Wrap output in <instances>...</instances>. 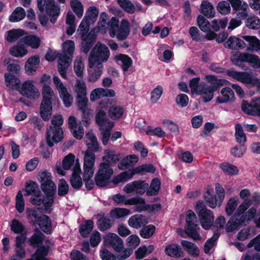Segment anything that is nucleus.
<instances>
[{
  "label": "nucleus",
  "mask_w": 260,
  "mask_h": 260,
  "mask_svg": "<svg viewBox=\"0 0 260 260\" xmlns=\"http://www.w3.org/2000/svg\"><path fill=\"white\" fill-rule=\"evenodd\" d=\"M41 188L45 195L43 197L41 192L38 190L37 192L31 195L30 202L36 206L42 205L45 212L49 213L53 210L52 206L56 186L54 182L51 180L41 184Z\"/></svg>",
  "instance_id": "obj_3"
},
{
  "label": "nucleus",
  "mask_w": 260,
  "mask_h": 260,
  "mask_svg": "<svg viewBox=\"0 0 260 260\" xmlns=\"http://www.w3.org/2000/svg\"><path fill=\"white\" fill-rule=\"evenodd\" d=\"M22 42L27 47L29 46L32 49L38 48L41 42V40L39 37L36 35H28L21 39Z\"/></svg>",
  "instance_id": "obj_36"
},
{
  "label": "nucleus",
  "mask_w": 260,
  "mask_h": 260,
  "mask_svg": "<svg viewBox=\"0 0 260 260\" xmlns=\"http://www.w3.org/2000/svg\"><path fill=\"white\" fill-rule=\"evenodd\" d=\"M154 246L150 245L148 246L143 245L140 246L137 250L135 251V254L136 258L138 260L142 259L147 255L152 252L154 250Z\"/></svg>",
  "instance_id": "obj_48"
},
{
  "label": "nucleus",
  "mask_w": 260,
  "mask_h": 260,
  "mask_svg": "<svg viewBox=\"0 0 260 260\" xmlns=\"http://www.w3.org/2000/svg\"><path fill=\"white\" fill-rule=\"evenodd\" d=\"M63 139V131L60 127L50 126L47 131L46 141L50 147Z\"/></svg>",
  "instance_id": "obj_18"
},
{
  "label": "nucleus",
  "mask_w": 260,
  "mask_h": 260,
  "mask_svg": "<svg viewBox=\"0 0 260 260\" xmlns=\"http://www.w3.org/2000/svg\"><path fill=\"white\" fill-rule=\"evenodd\" d=\"M148 223V220L146 216L141 214H135L132 216L128 220V224L129 226L139 229Z\"/></svg>",
  "instance_id": "obj_31"
},
{
  "label": "nucleus",
  "mask_w": 260,
  "mask_h": 260,
  "mask_svg": "<svg viewBox=\"0 0 260 260\" xmlns=\"http://www.w3.org/2000/svg\"><path fill=\"white\" fill-rule=\"evenodd\" d=\"M111 102L109 99L101 101L96 109L95 121L102 131V140L104 145L107 144L110 136V131L114 126L113 122L107 118L106 113Z\"/></svg>",
  "instance_id": "obj_4"
},
{
  "label": "nucleus",
  "mask_w": 260,
  "mask_h": 260,
  "mask_svg": "<svg viewBox=\"0 0 260 260\" xmlns=\"http://www.w3.org/2000/svg\"><path fill=\"white\" fill-rule=\"evenodd\" d=\"M40 64V58L37 55L29 58L25 64V70L28 75L34 74L37 70Z\"/></svg>",
  "instance_id": "obj_33"
},
{
  "label": "nucleus",
  "mask_w": 260,
  "mask_h": 260,
  "mask_svg": "<svg viewBox=\"0 0 260 260\" xmlns=\"http://www.w3.org/2000/svg\"><path fill=\"white\" fill-rule=\"evenodd\" d=\"M26 34V32L22 29H13L7 32L6 40L9 42L13 43Z\"/></svg>",
  "instance_id": "obj_43"
},
{
  "label": "nucleus",
  "mask_w": 260,
  "mask_h": 260,
  "mask_svg": "<svg viewBox=\"0 0 260 260\" xmlns=\"http://www.w3.org/2000/svg\"><path fill=\"white\" fill-rule=\"evenodd\" d=\"M115 92L111 89L97 88L92 90L90 93V100L93 102L103 97H114Z\"/></svg>",
  "instance_id": "obj_20"
},
{
  "label": "nucleus",
  "mask_w": 260,
  "mask_h": 260,
  "mask_svg": "<svg viewBox=\"0 0 260 260\" xmlns=\"http://www.w3.org/2000/svg\"><path fill=\"white\" fill-rule=\"evenodd\" d=\"M156 228L154 225L149 224L143 227L140 231V236L144 239L151 237L154 234Z\"/></svg>",
  "instance_id": "obj_63"
},
{
  "label": "nucleus",
  "mask_w": 260,
  "mask_h": 260,
  "mask_svg": "<svg viewBox=\"0 0 260 260\" xmlns=\"http://www.w3.org/2000/svg\"><path fill=\"white\" fill-rule=\"evenodd\" d=\"M69 127L73 135L77 139H81L83 136V128L80 123H78L74 116H70L68 119Z\"/></svg>",
  "instance_id": "obj_24"
},
{
  "label": "nucleus",
  "mask_w": 260,
  "mask_h": 260,
  "mask_svg": "<svg viewBox=\"0 0 260 260\" xmlns=\"http://www.w3.org/2000/svg\"><path fill=\"white\" fill-rule=\"evenodd\" d=\"M110 51L105 44L98 42L93 47L88 57V80L91 82L96 81L101 76L103 62L110 57Z\"/></svg>",
  "instance_id": "obj_1"
},
{
  "label": "nucleus",
  "mask_w": 260,
  "mask_h": 260,
  "mask_svg": "<svg viewBox=\"0 0 260 260\" xmlns=\"http://www.w3.org/2000/svg\"><path fill=\"white\" fill-rule=\"evenodd\" d=\"M113 173V169L109 164L101 163L94 176L95 184L100 187H114L112 179Z\"/></svg>",
  "instance_id": "obj_11"
},
{
  "label": "nucleus",
  "mask_w": 260,
  "mask_h": 260,
  "mask_svg": "<svg viewBox=\"0 0 260 260\" xmlns=\"http://www.w3.org/2000/svg\"><path fill=\"white\" fill-rule=\"evenodd\" d=\"M27 216L29 218L33 217L40 229L45 233H49L51 231V222L49 217L45 215H41L37 217L36 210L32 209H27L26 211Z\"/></svg>",
  "instance_id": "obj_16"
},
{
  "label": "nucleus",
  "mask_w": 260,
  "mask_h": 260,
  "mask_svg": "<svg viewBox=\"0 0 260 260\" xmlns=\"http://www.w3.org/2000/svg\"><path fill=\"white\" fill-rule=\"evenodd\" d=\"M181 244L190 255L195 257L199 256L200 250L195 244L188 241L182 240Z\"/></svg>",
  "instance_id": "obj_41"
},
{
  "label": "nucleus",
  "mask_w": 260,
  "mask_h": 260,
  "mask_svg": "<svg viewBox=\"0 0 260 260\" xmlns=\"http://www.w3.org/2000/svg\"><path fill=\"white\" fill-rule=\"evenodd\" d=\"M166 254L173 258H180L183 256V253L179 245L176 243L169 244L165 248Z\"/></svg>",
  "instance_id": "obj_34"
},
{
  "label": "nucleus",
  "mask_w": 260,
  "mask_h": 260,
  "mask_svg": "<svg viewBox=\"0 0 260 260\" xmlns=\"http://www.w3.org/2000/svg\"><path fill=\"white\" fill-rule=\"evenodd\" d=\"M52 81L55 88L58 91L59 95L68 91L66 85L57 75L53 76Z\"/></svg>",
  "instance_id": "obj_56"
},
{
  "label": "nucleus",
  "mask_w": 260,
  "mask_h": 260,
  "mask_svg": "<svg viewBox=\"0 0 260 260\" xmlns=\"http://www.w3.org/2000/svg\"><path fill=\"white\" fill-rule=\"evenodd\" d=\"M74 90L76 95H86L87 88L84 81L80 79L77 80L74 86Z\"/></svg>",
  "instance_id": "obj_58"
},
{
  "label": "nucleus",
  "mask_w": 260,
  "mask_h": 260,
  "mask_svg": "<svg viewBox=\"0 0 260 260\" xmlns=\"http://www.w3.org/2000/svg\"><path fill=\"white\" fill-rule=\"evenodd\" d=\"M203 198L207 205L211 208L220 207L225 198V190L219 183H216L214 186H207L203 192Z\"/></svg>",
  "instance_id": "obj_8"
},
{
  "label": "nucleus",
  "mask_w": 260,
  "mask_h": 260,
  "mask_svg": "<svg viewBox=\"0 0 260 260\" xmlns=\"http://www.w3.org/2000/svg\"><path fill=\"white\" fill-rule=\"evenodd\" d=\"M5 79L7 86L10 88H17L20 83V80L15 76L10 74L6 73L5 75Z\"/></svg>",
  "instance_id": "obj_55"
},
{
  "label": "nucleus",
  "mask_w": 260,
  "mask_h": 260,
  "mask_svg": "<svg viewBox=\"0 0 260 260\" xmlns=\"http://www.w3.org/2000/svg\"><path fill=\"white\" fill-rule=\"evenodd\" d=\"M242 39L248 43L247 50L256 52L260 51V40L255 36H243Z\"/></svg>",
  "instance_id": "obj_37"
},
{
  "label": "nucleus",
  "mask_w": 260,
  "mask_h": 260,
  "mask_svg": "<svg viewBox=\"0 0 260 260\" xmlns=\"http://www.w3.org/2000/svg\"><path fill=\"white\" fill-rule=\"evenodd\" d=\"M239 196L243 201L239 205L238 210L240 213H243L252 205V201L249 199L251 192L247 188L242 189L240 191Z\"/></svg>",
  "instance_id": "obj_21"
},
{
  "label": "nucleus",
  "mask_w": 260,
  "mask_h": 260,
  "mask_svg": "<svg viewBox=\"0 0 260 260\" xmlns=\"http://www.w3.org/2000/svg\"><path fill=\"white\" fill-rule=\"evenodd\" d=\"M227 75L243 84L250 86H256L260 91V79L253 76L250 73L246 72H238L231 69L227 71Z\"/></svg>",
  "instance_id": "obj_13"
},
{
  "label": "nucleus",
  "mask_w": 260,
  "mask_h": 260,
  "mask_svg": "<svg viewBox=\"0 0 260 260\" xmlns=\"http://www.w3.org/2000/svg\"><path fill=\"white\" fill-rule=\"evenodd\" d=\"M26 15L25 11L20 7H17L9 17V20L12 22H16L23 20Z\"/></svg>",
  "instance_id": "obj_51"
},
{
  "label": "nucleus",
  "mask_w": 260,
  "mask_h": 260,
  "mask_svg": "<svg viewBox=\"0 0 260 260\" xmlns=\"http://www.w3.org/2000/svg\"><path fill=\"white\" fill-rule=\"evenodd\" d=\"M17 90L21 95L29 99H37L40 96V91L35 85V81L32 80L23 82L17 87Z\"/></svg>",
  "instance_id": "obj_15"
},
{
  "label": "nucleus",
  "mask_w": 260,
  "mask_h": 260,
  "mask_svg": "<svg viewBox=\"0 0 260 260\" xmlns=\"http://www.w3.org/2000/svg\"><path fill=\"white\" fill-rule=\"evenodd\" d=\"M160 186V181L158 178H154L150 184V186L146 192L148 196H153L157 194Z\"/></svg>",
  "instance_id": "obj_59"
},
{
  "label": "nucleus",
  "mask_w": 260,
  "mask_h": 260,
  "mask_svg": "<svg viewBox=\"0 0 260 260\" xmlns=\"http://www.w3.org/2000/svg\"><path fill=\"white\" fill-rule=\"evenodd\" d=\"M110 100L111 102L108 108L109 116L113 120L119 119L124 113V109L119 105H112L113 100Z\"/></svg>",
  "instance_id": "obj_35"
},
{
  "label": "nucleus",
  "mask_w": 260,
  "mask_h": 260,
  "mask_svg": "<svg viewBox=\"0 0 260 260\" xmlns=\"http://www.w3.org/2000/svg\"><path fill=\"white\" fill-rule=\"evenodd\" d=\"M74 50V42L72 40H67L62 44V53L58 56V71L61 77L66 79H67V71L71 63Z\"/></svg>",
  "instance_id": "obj_9"
},
{
  "label": "nucleus",
  "mask_w": 260,
  "mask_h": 260,
  "mask_svg": "<svg viewBox=\"0 0 260 260\" xmlns=\"http://www.w3.org/2000/svg\"><path fill=\"white\" fill-rule=\"evenodd\" d=\"M104 244L112 247L115 251L123 248V242L121 238L114 233H108L104 237Z\"/></svg>",
  "instance_id": "obj_19"
},
{
  "label": "nucleus",
  "mask_w": 260,
  "mask_h": 260,
  "mask_svg": "<svg viewBox=\"0 0 260 260\" xmlns=\"http://www.w3.org/2000/svg\"><path fill=\"white\" fill-rule=\"evenodd\" d=\"M10 54L16 58H22L28 52L27 47L21 39L16 44L11 46L9 50Z\"/></svg>",
  "instance_id": "obj_23"
},
{
  "label": "nucleus",
  "mask_w": 260,
  "mask_h": 260,
  "mask_svg": "<svg viewBox=\"0 0 260 260\" xmlns=\"http://www.w3.org/2000/svg\"><path fill=\"white\" fill-rule=\"evenodd\" d=\"M219 167L224 174L228 175L235 176L239 173L238 168L229 162H222L219 165Z\"/></svg>",
  "instance_id": "obj_45"
},
{
  "label": "nucleus",
  "mask_w": 260,
  "mask_h": 260,
  "mask_svg": "<svg viewBox=\"0 0 260 260\" xmlns=\"http://www.w3.org/2000/svg\"><path fill=\"white\" fill-rule=\"evenodd\" d=\"M109 34L111 38L116 37L119 40H125L129 35L131 31L130 23L128 20L123 19L119 25V19L112 17L108 21Z\"/></svg>",
  "instance_id": "obj_10"
},
{
  "label": "nucleus",
  "mask_w": 260,
  "mask_h": 260,
  "mask_svg": "<svg viewBox=\"0 0 260 260\" xmlns=\"http://www.w3.org/2000/svg\"><path fill=\"white\" fill-rule=\"evenodd\" d=\"M197 223V218L194 212L190 210H188L186 214L185 231L188 236L196 240L201 239L198 233L200 228Z\"/></svg>",
  "instance_id": "obj_14"
},
{
  "label": "nucleus",
  "mask_w": 260,
  "mask_h": 260,
  "mask_svg": "<svg viewBox=\"0 0 260 260\" xmlns=\"http://www.w3.org/2000/svg\"><path fill=\"white\" fill-rule=\"evenodd\" d=\"M241 107L245 114L260 117V96L252 99L251 103L243 101Z\"/></svg>",
  "instance_id": "obj_17"
},
{
  "label": "nucleus",
  "mask_w": 260,
  "mask_h": 260,
  "mask_svg": "<svg viewBox=\"0 0 260 260\" xmlns=\"http://www.w3.org/2000/svg\"><path fill=\"white\" fill-rule=\"evenodd\" d=\"M237 11V15L241 19H245L248 15L247 4L241 0H222L219 1L216 6L219 13L222 15H227L231 13V7Z\"/></svg>",
  "instance_id": "obj_6"
},
{
  "label": "nucleus",
  "mask_w": 260,
  "mask_h": 260,
  "mask_svg": "<svg viewBox=\"0 0 260 260\" xmlns=\"http://www.w3.org/2000/svg\"><path fill=\"white\" fill-rule=\"evenodd\" d=\"M117 64L120 66L123 72H126L133 65V60L131 57L124 54H119L113 58Z\"/></svg>",
  "instance_id": "obj_26"
},
{
  "label": "nucleus",
  "mask_w": 260,
  "mask_h": 260,
  "mask_svg": "<svg viewBox=\"0 0 260 260\" xmlns=\"http://www.w3.org/2000/svg\"><path fill=\"white\" fill-rule=\"evenodd\" d=\"M224 46L225 48L237 50L244 49L246 47V43L243 40L232 36L224 42Z\"/></svg>",
  "instance_id": "obj_29"
},
{
  "label": "nucleus",
  "mask_w": 260,
  "mask_h": 260,
  "mask_svg": "<svg viewBox=\"0 0 260 260\" xmlns=\"http://www.w3.org/2000/svg\"><path fill=\"white\" fill-rule=\"evenodd\" d=\"M109 19V16L107 13L105 12H102L100 15L97 25L96 27L93 29V33L94 34L95 32H96L105 34L108 31H109L108 22H107Z\"/></svg>",
  "instance_id": "obj_27"
},
{
  "label": "nucleus",
  "mask_w": 260,
  "mask_h": 260,
  "mask_svg": "<svg viewBox=\"0 0 260 260\" xmlns=\"http://www.w3.org/2000/svg\"><path fill=\"white\" fill-rule=\"evenodd\" d=\"M202 227L205 230H208L212 225L214 220V215L212 211L206 210L204 213L198 215Z\"/></svg>",
  "instance_id": "obj_28"
},
{
  "label": "nucleus",
  "mask_w": 260,
  "mask_h": 260,
  "mask_svg": "<svg viewBox=\"0 0 260 260\" xmlns=\"http://www.w3.org/2000/svg\"><path fill=\"white\" fill-rule=\"evenodd\" d=\"M239 199L236 197H231L226 203L225 212L228 216L232 215L238 208Z\"/></svg>",
  "instance_id": "obj_42"
},
{
  "label": "nucleus",
  "mask_w": 260,
  "mask_h": 260,
  "mask_svg": "<svg viewBox=\"0 0 260 260\" xmlns=\"http://www.w3.org/2000/svg\"><path fill=\"white\" fill-rule=\"evenodd\" d=\"M243 223L240 217L237 216H232L228 221L225 225V230L227 232L234 231L240 225Z\"/></svg>",
  "instance_id": "obj_49"
},
{
  "label": "nucleus",
  "mask_w": 260,
  "mask_h": 260,
  "mask_svg": "<svg viewBox=\"0 0 260 260\" xmlns=\"http://www.w3.org/2000/svg\"><path fill=\"white\" fill-rule=\"evenodd\" d=\"M98 15V9L95 7L91 6L86 10L84 18L89 21L90 23H94L96 20Z\"/></svg>",
  "instance_id": "obj_53"
},
{
  "label": "nucleus",
  "mask_w": 260,
  "mask_h": 260,
  "mask_svg": "<svg viewBox=\"0 0 260 260\" xmlns=\"http://www.w3.org/2000/svg\"><path fill=\"white\" fill-rule=\"evenodd\" d=\"M200 88L197 94L200 95L204 102L210 101L214 96V91L216 90L215 86L212 84L209 86L204 84L202 87Z\"/></svg>",
  "instance_id": "obj_25"
},
{
  "label": "nucleus",
  "mask_w": 260,
  "mask_h": 260,
  "mask_svg": "<svg viewBox=\"0 0 260 260\" xmlns=\"http://www.w3.org/2000/svg\"><path fill=\"white\" fill-rule=\"evenodd\" d=\"M197 23L202 31L207 32L206 35V38L208 40H211L214 39L216 34L213 31H210L211 25L208 20L204 16L199 15L197 18Z\"/></svg>",
  "instance_id": "obj_22"
},
{
  "label": "nucleus",
  "mask_w": 260,
  "mask_h": 260,
  "mask_svg": "<svg viewBox=\"0 0 260 260\" xmlns=\"http://www.w3.org/2000/svg\"><path fill=\"white\" fill-rule=\"evenodd\" d=\"M138 160L139 158L137 155H128L121 161L118 165V168L121 170H124L129 166H134Z\"/></svg>",
  "instance_id": "obj_47"
},
{
  "label": "nucleus",
  "mask_w": 260,
  "mask_h": 260,
  "mask_svg": "<svg viewBox=\"0 0 260 260\" xmlns=\"http://www.w3.org/2000/svg\"><path fill=\"white\" fill-rule=\"evenodd\" d=\"M104 153L105 155L103 157V159L109 163H115L123 156L122 154H116L114 150L111 149L106 150Z\"/></svg>",
  "instance_id": "obj_46"
},
{
  "label": "nucleus",
  "mask_w": 260,
  "mask_h": 260,
  "mask_svg": "<svg viewBox=\"0 0 260 260\" xmlns=\"http://www.w3.org/2000/svg\"><path fill=\"white\" fill-rule=\"evenodd\" d=\"M37 7L40 12L39 20L43 26H46L49 20L55 23L60 14V7L54 0H37Z\"/></svg>",
  "instance_id": "obj_5"
},
{
  "label": "nucleus",
  "mask_w": 260,
  "mask_h": 260,
  "mask_svg": "<svg viewBox=\"0 0 260 260\" xmlns=\"http://www.w3.org/2000/svg\"><path fill=\"white\" fill-rule=\"evenodd\" d=\"M135 174V171H134V168L131 170L124 171L120 173L113 179L112 182L114 187L116 186L119 183L127 181L132 178L133 176Z\"/></svg>",
  "instance_id": "obj_38"
},
{
  "label": "nucleus",
  "mask_w": 260,
  "mask_h": 260,
  "mask_svg": "<svg viewBox=\"0 0 260 260\" xmlns=\"http://www.w3.org/2000/svg\"><path fill=\"white\" fill-rule=\"evenodd\" d=\"M162 125L168 128L173 135L177 136L179 134V128L177 124L172 120L164 119L162 121Z\"/></svg>",
  "instance_id": "obj_62"
},
{
  "label": "nucleus",
  "mask_w": 260,
  "mask_h": 260,
  "mask_svg": "<svg viewBox=\"0 0 260 260\" xmlns=\"http://www.w3.org/2000/svg\"><path fill=\"white\" fill-rule=\"evenodd\" d=\"M85 139L88 150L85 153L84 156L83 179L86 187L88 189H91L93 186L91 179L94 172L95 156L94 153L90 152V150L97 151L98 143L96 137L91 131L86 133Z\"/></svg>",
  "instance_id": "obj_2"
},
{
  "label": "nucleus",
  "mask_w": 260,
  "mask_h": 260,
  "mask_svg": "<svg viewBox=\"0 0 260 260\" xmlns=\"http://www.w3.org/2000/svg\"><path fill=\"white\" fill-rule=\"evenodd\" d=\"M246 26L252 29H257L260 28V19L256 16L248 18L245 21Z\"/></svg>",
  "instance_id": "obj_64"
},
{
  "label": "nucleus",
  "mask_w": 260,
  "mask_h": 260,
  "mask_svg": "<svg viewBox=\"0 0 260 260\" xmlns=\"http://www.w3.org/2000/svg\"><path fill=\"white\" fill-rule=\"evenodd\" d=\"M70 6L76 16L81 18L84 13V7L79 0H70Z\"/></svg>",
  "instance_id": "obj_50"
},
{
  "label": "nucleus",
  "mask_w": 260,
  "mask_h": 260,
  "mask_svg": "<svg viewBox=\"0 0 260 260\" xmlns=\"http://www.w3.org/2000/svg\"><path fill=\"white\" fill-rule=\"evenodd\" d=\"M221 95L216 98L217 104H223L233 101L235 99L233 91L229 87L223 88L220 91Z\"/></svg>",
  "instance_id": "obj_32"
},
{
  "label": "nucleus",
  "mask_w": 260,
  "mask_h": 260,
  "mask_svg": "<svg viewBox=\"0 0 260 260\" xmlns=\"http://www.w3.org/2000/svg\"><path fill=\"white\" fill-rule=\"evenodd\" d=\"M91 24L89 21L83 18L78 28V32L82 39V48L83 51L86 53L89 50L95 38L93 30L87 35Z\"/></svg>",
  "instance_id": "obj_12"
},
{
  "label": "nucleus",
  "mask_w": 260,
  "mask_h": 260,
  "mask_svg": "<svg viewBox=\"0 0 260 260\" xmlns=\"http://www.w3.org/2000/svg\"><path fill=\"white\" fill-rule=\"evenodd\" d=\"M201 12L208 18H213L215 15L214 8L208 0H204L201 3Z\"/></svg>",
  "instance_id": "obj_40"
},
{
  "label": "nucleus",
  "mask_w": 260,
  "mask_h": 260,
  "mask_svg": "<svg viewBox=\"0 0 260 260\" xmlns=\"http://www.w3.org/2000/svg\"><path fill=\"white\" fill-rule=\"evenodd\" d=\"M235 137L238 143L243 144L246 141V136L243 131L242 125L239 123L235 125Z\"/></svg>",
  "instance_id": "obj_57"
},
{
  "label": "nucleus",
  "mask_w": 260,
  "mask_h": 260,
  "mask_svg": "<svg viewBox=\"0 0 260 260\" xmlns=\"http://www.w3.org/2000/svg\"><path fill=\"white\" fill-rule=\"evenodd\" d=\"M164 92L162 86L157 85L151 92L150 101L152 104L156 103L161 98Z\"/></svg>",
  "instance_id": "obj_60"
},
{
  "label": "nucleus",
  "mask_w": 260,
  "mask_h": 260,
  "mask_svg": "<svg viewBox=\"0 0 260 260\" xmlns=\"http://www.w3.org/2000/svg\"><path fill=\"white\" fill-rule=\"evenodd\" d=\"M257 214V209L254 207L248 208L243 213H240L237 209V215L240 217L243 223L253 220Z\"/></svg>",
  "instance_id": "obj_39"
},
{
  "label": "nucleus",
  "mask_w": 260,
  "mask_h": 260,
  "mask_svg": "<svg viewBox=\"0 0 260 260\" xmlns=\"http://www.w3.org/2000/svg\"><path fill=\"white\" fill-rule=\"evenodd\" d=\"M42 101L40 105V114L42 119L48 121L52 114V105L58 102L54 90L47 84H44L42 88Z\"/></svg>",
  "instance_id": "obj_7"
},
{
  "label": "nucleus",
  "mask_w": 260,
  "mask_h": 260,
  "mask_svg": "<svg viewBox=\"0 0 260 260\" xmlns=\"http://www.w3.org/2000/svg\"><path fill=\"white\" fill-rule=\"evenodd\" d=\"M131 213L129 209L123 208H115L110 213V217L113 219H119Z\"/></svg>",
  "instance_id": "obj_52"
},
{
  "label": "nucleus",
  "mask_w": 260,
  "mask_h": 260,
  "mask_svg": "<svg viewBox=\"0 0 260 260\" xmlns=\"http://www.w3.org/2000/svg\"><path fill=\"white\" fill-rule=\"evenodd\" d=\"M120 7L126 12L133 14L135 11L134 5L129 0H117Z\"/></svg>",
  "instance_id": "obj_61"
},
{
  "label": "nucleus",
  "mask_w": 260,
  "mask_h": 260,
  "mask_svg": "<svg viewBox=\"0 0 260 260\" xmlns=\"http://www.w3.org/2000/svg\"><path fill=\"white\" fill-rule=\"evenodd\" d=\"M93 227V222L91 220H87L84 221L80 225L79 232L83 237L88 236Z\"/></svg>",
  "instance_id": "obj_54"
},
{
  "label": "nucleus",
  "mask_w": 260,
  "mask_h": 260,
  "mask_svg": "<svg viewBox=\"0 0 260 260\" xmlns=\"http://www.w3.org/2000/svg\"><path fill=\"white\" fill-rule=\"evenodd\" d=\"M81 168L79 162L77 160L73 168L72 176L71 178V184L74 188H79L82 184L81 178L80 176Z\"/></svg>",
  "instance_id": "obj_30"
},
{
  "label": "nucleus",
  "mask_w": 260,
  "mask_h": 260,
  "mask_svg": "<svg viewBox=\"0 0 260 260\" xmlns=\"http://www.w3.org/2000/svg\"><path fill=\"white\" fill-rule=\"evenodd\" d=\"M130 205H135L136 210L138 212H142L149 210V205L146 204L145 200L140 197L132 198Z\"/></svg>",
  "instance_id": "obj_44"
}]
</instances>
